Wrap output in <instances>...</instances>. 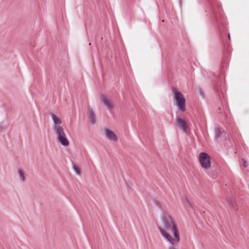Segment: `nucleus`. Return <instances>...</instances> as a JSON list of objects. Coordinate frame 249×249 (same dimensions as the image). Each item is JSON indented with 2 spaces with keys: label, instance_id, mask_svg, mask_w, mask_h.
Instances as JSON below:
<instances>
[{
  "label": "nucleus",
  "instance_id": "f257e3e1",
  "mask_svg": "<svg viewBox=\"0 0 249 249\" xmlns=\"http://www.w3.org/2000/svg\"><path fill=\"white\" fill-rule=\"evenodd\" d=\"M206 13L207 17L217 27L220 38L223 39L226 36L227 29L223 10L219 2L216 0L210 1Z\"/></svg>",
  "mask_w": 249,
  "mask_h": 249
},
{
  "label": "nucleus",
  "instance_id": "f03ea898",
  "mask_svg": "<svg viewBox=\"0 0 249 249\" xmlns=\"http://www.w3.org/2000/svg\"><path fill=\"white\" fill-rule=\"evenodd\" d=\"M161 220L163 229L158 226L160 234L172 245L178 243L180 241L179 233L172 217L167 212H164Z\"/></svg>",
  "mask_w": 249,
  "mask_h": 249
},
{
  "label": "nucleus",
  "instance_id": "7ed1b4c3",
  "mask_svg": "<svg viewBox=\"0 0 249 249\" xmlns=\"http://www.w3.org/2000/svg\"><path fill=\"white\" fill-rule=\"evenodd\" d=\"M172 91L174 94V99L176 103V105L178 110L181 112H185L186 110L185 98L177 89L174 88L172 89Z\"/></svg>",
  "mask_w": 249,
  "mask_h": 249
},
{
  "label": "nucleus",
  "instance_id": "20e7f679",
  "mask_svg": "<svg viewBox=\"0 0 249 249\" xmlns=\"http://www.w3.org/2000/svg\"><path fill=\"white\" fill-rule=\"evenodd\" d=\"M53 130L56 135L57 141L62 146L67 147L69 145L70 142L61 126H54Z\"/></svg>",
  "mask_w": 249,
  "mask_h": 249
},
{
  "label": "nucleus",
  "instance_id": "39448f33",
  "mask_svg": "<svg viewBox=\"0 0 249 249\" xmlns=\"http://www.w3.org/2000/svg\"><path fill=\"white\" fill-rule=\"evenodd\" d=\"M199 161L201 167L204 169L208 174L211 177V175L208 173V170L211 167L210 156L207 153H201L199 155Z\"/></svg>",
  "mask_w": 249,
  "mask_h": 249
},
{
  "label": "nucleus",
  "instance_id": "423d86ee",
  "mask_svg": "<svg viewBox=\"0 0 249 249\" xmlns=\"http://www.w3.org/2000/svg\"><path fill=\"white\" fill-rule=\"evenodd\" d=\"M214 89L215 91L218 94L220 98H221V94L222 96L224 97V93L226 92V88L224 82L221 79L219 80L218 81H216Z\"/></svg>",
  "mask_w": 249,
  "mask_h": 249
},
{
  "label": "nucleus",
  "instance_id": "0eeeda50",
  "mask_svg": "<svg viewBox=\"0 0 249 249\" xmlns=\"http://www.w3.org/2000/svg\"><path fill=\"white\" fill-rule=\"evenodd\" d=\"M101 98L103 104L109 110H112L113 108V105L111 101L105 95H101Z\"/></svg>",
  "mask_w": 249,
  "mask_h": 249
},
{
  "label": "nucleus",
  "instance_id": "6e6552de",
  "mask_svg": "<svg viewBox=\"0 0 249 249\" xmlns=\"http://www.w3.org/2000/svg\"><path fill=\"white\" fill-rule=\"evenodd\" d=\"M105 135L107 139L110 141L116 142L117 140V138L115 134L108 129H105Z\"/></svg>",
  "mask_w": 249,
  "mask_h": 249
},
{
  "label": "nucleus",
  "instance_id": "1a4fd4ad",
  "mask_svg": "<svg viewBox=\"0 0 249 249\" xmlns=\"http://www.w3.org/2000/svg\"><path fill=\"white\" fill-rule=\"evenodd\" d=\"M88 118L91 124H94L96 122L95 115L93 110L90 107L88 108Z\"/></svg>",
  "mask_w": 249,
  "mask_h": 249
},
{
  "label": "nucleus",
  "instance_id": "9d476101",
  "mask_svg": "<svg viewBox=\"0 0 249 249\" xmlns=\"http://www.w3.org/2000/svg\"><path fill=\"white\" fill-rule=\"evenodd\" d=\"M50 116L55 124L54 126H60V124L62 123V122L59 117L53 113H51Z\"/></svg>",
  "mask_w": 249,
  "mask_h": 249
},
{
  "label": "nucleus",
  "instance_id": "9b49d317",
  "mask_svg": "<svg viewBox=\"0 0 249 249\" xmlns=\"http://www.w3.org/2000/svg\"><path fill=\"white\" fill-rule=\"evenodd\" d=\"M177 123L179 125V127L182 130L185 131L187 129V126L184 121L181 118H178L177 120Z\"/></svg>",
  "mask_w": 249,
  "mask_h": 249
},
{
  "label": "nucleus",
  "instance_id": "f8f14e48",
  "mask_svg": "<svg viewBox=\"0 0 249 249\" xmlns=\"http://www.w3.org/2000/svg\"><path fill=\"white\" fill-rule=\"evenodd\" d=\"M228 203L229 205L232 209H234L236 210H238L237 206L236 205V203L235 199L233 198H230L228 200Z\"/></svg>",
  "mask_w": 249,
  "mask_h": 249
},
{
  "label": "nucleus",
  "instance_id": "ddd939ff",
  "mask_svg": "<svg viewBox=\"0 0 249 249\" xmlns=\"http://www.w3.org/2000/svg\"><path fill=\"white\" fill-rule=\"evenodd\" d=\"M223 108V112H222L221 110H222V108L221 107H219L218 108V110H219V111L218 112L219 113H223L226 117H228V113H229V110L227 108V107L226 106L225 107H222Z\"/></svg>",
  "mask_w": 249,
  "mask_h": 249
},
{
  "label": "nucleus",
  "instance_id": "4468645a",
  "mask_svg": "<svg viewBox=\"0 0 249 249\" xmlns=\"http://www.w3.org/2000/svg\"><path fill=\"white\" fill-rule=\"evenodd\" d=\"M18 175H19V176L21 179V180L22 181H24L25 180V176H24V172L21 170V169H18Z\"/></svg>",
  "mask_w": 249,
  "mask_h": 249
},
{
  "label": "nucleus",
  "instance_id": "2eb2a0df",
  "mask_svg": "<svg viewBox=\"0 0 249 249\" xmlns=\"http://www.w3.org/2000/svg\"><path fill=\"white\" fill-rule=\"evenodd\" d=\"M72 168L76 174L79 175H80V174H81L80 169L79 168V167L77 165H73L72 166Z\"/></svg>",
  "mask_w": 249,
  "mask_h": 249
},
{
  "label": "nucleus",
  "instance_id": "dca6fc26",
  "mask_svg": "<svg viewBox=\"0 0 249 249\" xmlns=\"http://www.w3.org/2000/svg\"><path fill=\"white\" fill-rule=\"evenodd\" d=\"M215 135L216 138H220L221 136V132L219 128L215 129Z\"/></svg>",
  "mask_w": 249,
  "mask_h": 249
},
{
  "label": "nucleus",
  "instance_id": "f3484780",
  "mask_svg": "<svg viewBox=\"0 0 249 249\" xmlns=\"http://www.w3.org/2000/svg\"><path fill=\"white\" fill-rule=\"evenodd\" d=\"M184 202L190 207H193V205L189 198L186 196L184 198Z\"/></svg>",
  "mask_w": 249,
  "mask_h": 249
},
{
  "label": "nucleus",
  "instance_id": "a211bd4d",
  "mask_svg": "<svg viewBox=\"0 0 249 249\" xmlns=\"http://www.w3.org/2000/svg\"><path fill=\"white\" fill-rule=\"evenodd\" d=\"M242 161L243 162V166L245 167H247V165H246V163H247L246 160L244 159H242Z\"/></svg>",
  "mask_w": 249,
  "mask_h": 249
},
{
  "label": "nucleus",
  "instance_id": "6ab92c4d",
  "mask_svg": "<svg viewBox=\"0 0 249 249\" xmlns=\"http://www.w3.org/2000/svg\"><path fill=\"white\" fill-rule=\"evenodd\" d=\"M199 92L202 96H204V93L202 89H199Z\"/></svg>",
  "mask_w": 249,
  "mask_h": 249
},
{
  "label": "nucleus",
  "instance_id": "aec40b11",
  "mask_svg": "<svg viewBox=\"0 0 249 249\" xmlns=\"http://www.w3.org/2000/svg\"><path fill=\"white\" fill-rule=\"evenodd\" d=\"M155 204H156V205L158 207H160V202H156Z\"/></svg>",
  "mask_w": 249,
  "mask_h": 249
},
{
  "label": "nucleus",
  "instance_id": "412c9836",
  "mask_svg": "<svg viewBox=\"0 0 249 249\" xmlns=\"http://www.w3.org/2000/svg\"><path fill=\"white\" fill-rule=\"evenodd\" d=\"M228 37L229 40H230V35L229 33L228 34Z\"/></svg>",
  "mask_w": 249,
  "mask_h": 249
},
{
  "label": "nucleus",
  "instance_id": "4be33fe9",
  "mask_svg": "<svg viewBox=\"0 0 249 249\" xmlns=\"http://www.w3.org/2000/svg\"><path fill=\"white\" fill-rule=\"evenodd\" d=\"M168 249H176L175 248H174L173 247H169Z\"/></svg>",
  "mask_w": 249,
  "mask_h": 249
},
{
  "label": "nucleus",
  "instance_id": "5701e85b",
  "mask_svg": "<svg viewBox=\"0 0 249 249\" xmlns=\"http://www.w3.org/2000/svg\"><path fill=\"white\" fill-rule=\"evenodd\" d=\"M1 129H2V128H0V130H1Z\"/></svg>",
  "mask_w": 249,
  "mask_h": 249
}]
</instances>
